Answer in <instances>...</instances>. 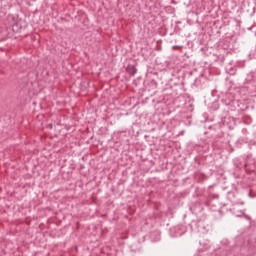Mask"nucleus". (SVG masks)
Returning <instances> with one entry per match:
<instances>
[{"label": "nucleus", "mask_w": 256, "mask_h": 256, "mask_svg": "<svg viewBox=\"0 0 256 256\" xmlns=\"http://www.w3.org/2000/svg\"><path fill=\"white\" fill-rule=\"evenodd\" d=\"M173 49H177V46H174Z\"/></svg>", "instance_id": "1"}]
</instances>
